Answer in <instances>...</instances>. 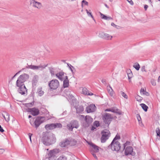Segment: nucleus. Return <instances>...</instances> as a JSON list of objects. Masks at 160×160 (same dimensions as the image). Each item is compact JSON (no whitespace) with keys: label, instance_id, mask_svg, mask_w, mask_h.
<instances>
[{"label":"nucleus","instance_id":"17","mask_svg":"<svg viewBox=\"0 0 160 160\" xmlns=\"http://www.w3.org/2000/svg\"><path fill=\"white\" fill-rule=\"evenodd\" d=\"M76 111V112L77 113H81L84 110L83 107L82 105H78L74 106Z\"/></svg>","mask_w":160,"mask_h":160},{"label":"nucleus","instance_id":"39","mask_svg":"<svg viewBox=\"0 0 160 160\" xmlns=\"http://www.w3.org/2000/svg\"><path fill=\"white\" fill-rule=\"evenodd\" d=\"M156 132L157 136L160 138V129L159 127L156 128Z\"/></svg>","mask_w":160,"mask_h":160},{"label":"nucleus","instance_id":"1","mask_svg":"<svg viewBox=\"0 0 160 160\" xmlns=\"http://www.w3.org/2000/svg\"><path fill=\"white\" fill-rule=\"evenodd\" d=\"M56 138L52 134H47L42 137L41 141L46 146H49L56 142Z\"/></svg>","mask_w":160,"mask_h":160},{"label":"nucleus","instance_id":"64","mask_svg":"<svg viewBox=\"0 0 160 160\" xmlns=\"http://www.w3.org/2000/svg\"><path fill=\"white\" fill-rule=\"evenodd\" d=\"M95 128H95L94 127L92 126V127L91 128V130H93Z\"/></svg>","mask_w":160,"mask_h":160},{"label":"nucleus","instance_id":"57","mask_svg":"<svg viewBox=\"0 0 160 160\" xmlns=\"http://www.w3.org/2000/svg\"><path fill=\"white\" fill-rule=\"evenodd\" d=\"M145 91L144 90V89L143 88H141V89L140 90V92L141 93H142L143 94V92H145Z\"/></svg>","mask_w":160,"mask_h":160},{"label":"nucleus","instance_id":"23","mask_svg":"<svg viewBox=\"0 0 160 160\" xmlns=\"http://www.w3.org/2000/svg\"><path fill=\"white\" fill-rule=\"evenodd\" d=\"M2 116L7 122H8L10 120L9 114L8 112H4V114H2Z\"/></svg>","mask_w":160,"mask_h":160},{"label":"nucleus","instance_id":"20","mask_svg":"<svg viewBox=\"0 0 160 160\" xmlns=\"http://www.w3.org/2000/svg\"><path fill=\"white\" fill-rule=\"evenodd\" d=\"M64 73L63 72H61L56 74V76L60 80L62 81L64 79Z\"/></svg>","mask_w":160,"mask_h":160},{"label":"nucleus","instance_id":"31","mask_svg":"<svg viewBox=\"0 0 160 160\" xmlns=\"http://www.w3.org/2000/svg\"><path fill=\"white\" fill-rule=\"evenodd\" d=\"M42 88H38V95L41 96H42L44 94V92L42 90Z\"/></svg>","mask_w":160,"mask_h":160},{"label":"nucleus","instance_id":"54","mask_svg":"<svg viewBox=\"0 0 160 160\" xmlns=\"http://www.w3.org/2000/svg\"><path fill=\"white\" fill-rule=\"evenodd\" d=\"M0 131L2 132H3L4 131V130L2 128L1 126L0 125Z\"/></svg>","mask_w":160,"mask_h":160},{"label":"nucleus","instance_id":"6","mask_svg":"<svg viewBox=\"0 0 160 160\" xmlns=\"http://www.w3.org/2000/svg\"><path fill=\"white\" fill-rule=\"evenodd\" d=\"M48 85L50 89L55 90L59 85V82L57 79H53L49 82Z\"/></svg>","mask_w":160,"mask_h":160},{"label":"nucleus","instance_id":"48","mask_svg":"<svg viewBox=\"0 0 160 160\" xmlns=\"http://www.w3.org/2000/svg\"><path fill=\"white\" fill-rule=\"evenodd\" d=\"M151 83L152 84L153 86H155L156 85V82L153 79L151 80Z\"/></svg>","mask_w":160,"mask_h":160},{"label":"nucleus","instance_id":"53","mask_svg":"<svg viewBox=\"0 0 160 160\" xmlns=\"http://www.w3.org/2000/svg\"><path fill=\"white\" fill-rule=\"evenodd\" d=\"M4 151L5 150L3 149H0V154H2Z\"/></svg>","mask_w":160,"mask_h":160},{"label":"nucleus","instance_id":"22","mask_svg":"<svg viewBox=\"0 0 160 160\" xmlns=\"http://www.w3.org/2000/svg\"><path fill=\"white\" fill-rule=\"evenodd\" d=\"M71 90L69 88L66 89L64 90L65 93L67 95H69L70 96L72 100H74V97L72 95V94H71Z\"/></svg>","mask_w":160,"mask_h":160},{"label":"nucleus","instance_id":"11","mask_svg":"<svg viewBox=\"0 0 160 160\" xmlns=\"http://www.w3.org/2000/svg\"><path fill=\"white\" fill-rule=\"evenodd\" d=\"M133 148L131 146H128L125 149V154L126 155H131L132 156H134L136 154L133 151Z\"/></svg>","mask_w":160,"mask_h":160},{"label":"nucleus","instance_id":"49","mask_svg":"<svg viewBox=\"0 0 160 160\" xmlns=\"http://www.w3.org/2000/svg\"><path fill=\"white\" fill-rule=\"evenodd\" d=\"M141 69H142V72H147V71L145 69V66H142V67Z\"/></svg>","mask_w":160,"mask_h":160},{"label":"nucleus","instance_id":"32","mask_svg":"<svg viewBox=\"0 0 160 160\" xmlns=\"http://www.w3.org/2000/svg\"><path fill=\"white\" fill-rule=\"evenodd\" d=\"M67 64L69 69L72 72H73L75 71L74 68L70 64L68 63H67Z\"/></svg>","mask_w":160,"mask_h":160},{"label":"nucleus","instance_id":"47","mask_svg":"<svg viewBox=\"0 0 160 160\" xmlns=\"http://www.w3.org/2000/svg\"><path fill=\"white\" fill-rule=\"evenodd\" d=\"M137 118L138 122H140L141 120V118L139 114H137Z\"/></svg>","mask_w":160,"mask_h":160},{"label":"nucleus","instance_id":"10","mask_svg":"<svg viewBox=\"0 0 160 160\" xmlns=\"http://www.w3.org/2000/svg\"><path fill=\"white\" fill-rule=\"evenodd\" d=\"M46 66H43L42 65H40L39 66H35L33 65H28L26 66V68L27 69H31L33 70H42Z\"/></svg>","mask_w":160,"mask_h":160},{"label":"nucleus","instance_id":"28","mask_svg":"<svg viewBox=\"0 0 160 160\" xmlns=\"http://www.w3.org/2000/svg\"><path fill=\"white\" fill-rule=\"evenodd\" d=\"M91 146L94 149L96 152H99V148L98 146L92 143L91 144Z\"/></svg>","mask_w":160,"mask_h":160},{"label":"nucleus","instance_id":"3","mask_svg":"<svg viewBox=\"0 0 160 160\" xmlns=\"http://www.w3.org/2000/svg\"><path fill=\"white\" fill-rule=\"evenodd\" d=\"M108 148H111L113 151H118L121 148V144L118 141L112 142L108 146Z\"/></svg>","mask_w":160,"mask_h":160},{"label":"nucleus","instance_id":"30","mask_svg":"<svg viewBox=\"0 0 160 160\" xmlns=\"http://www.w3.org/2000/svg\"><path fill=\"white\" fill-rule=\"evenodd\" d=\"M140 105L145 111H147L148 107L146 104L144 103H141L140 104Z\"/></svg>","mask_w":160,"mask_h":160},{"label":"nucleus","instance_id":"25","mask_svg":"<svg viewBox=\"0 0 160 160\" xmlns=\"http://www.w3.org/2000/svg\"><path fill=\"white\" fill-rule=\"evenodd\" d=\"M100 14L101 17L102 19L107 20H109L112 19V18L111 17L107 16L101 12H100Z\"/></svg>","mask_w":160,"mask_h":160},{"label":"nucleus","instance_id":"2","mask_svg":"<svg viewBox=\"0 0 160 160\" xmlns=\"http://www.w3.org/2000/svg\"><path fill=\"white\" fill-rule=\"evenodd\" d=\"M16 88L18 92L21 95H24L27 92V89L24 84L16 83Z\"/></svg>","mask_w":160,"mask_h":160},{"label":"nucleus","instance_id":"34","mask_svg":"<svg viewBox=\"0 0 160 160\" xmlns=\"http://www.w3.org/2000/svg\"><path fill=\"white\" fill-rule=\"evenodd\" d=\"M120 136H119V135L117 134V135H116V136H115V137L114 138V139H113V140H112V141L113 142L114 141V142L118 141H117V140L118 139H120Z\"/></svg>","mask_w":160,"mask_h":160},{"label":"nucleus","instance_id":"5","mask_svg":"<svg viewBox=\"0 0 160 160\" xmlns=\"http://www.w3.org/2000/svg\"><path fill=\"white\" fill-rule=\"evenodd\" d=\"M29 78V76L26 73H23L20 75L18 78L16 83L24 84V83Z\"/></svg>","mask_w":160,"mask_h":160},{"label":"nucleus","instance_id":"45","mask_svg":"<svg viewBox=\"0 0 160 160\" xmlns=\"http://www.w3.org/2000/svg\"><path fill=\"white\" fill-rule=\"evenodd\" d=\"M115 112L114 113H116L118 114L119 115H121V112L118 109H115Z\"/></svg>","mask_w":160,"mask_h":160},{"label":"nucleus","instance_id":"60","mask_svg":"<svg viewBox=\"0 0 160 160\" xmlns=\"http://www.w3.org/2000/svg\"><path fill=\"white\" fill-rule=\"evenodd\" d=\"M115 109L114 108H111V112L114 113V112H115Z\"/></svg>","mask_w":160,"mask_h":160},{"label":"nucleus","instance_id":"33","mask_svg":"<svg viewBox=\"0 0 160 160\" xmlns=\"http://www.w3.org/2000/svg\"><path fill=\"white\" fill-rule=\"evenodd\" d=\"M133 67L137 70H138L140 68V65L138 63H135Z\"/></svg>","mask_w":160,"mask_h":160},{"label":"nucleus","instance_id":"35","mask_svg":"<svg viewBox=\"0 0 160 160\" xmlns=\"http://www.w3.org/2000/svg\"><path fill=\"white\" fill-rule=\"evenodd\" d=\"M56 160H67V158L64 156H60Z\"/></svg>","mask_w":160,"mask_h":160},{"label":"nucleus","instance_id":"37","mask_svg":"<svg viewBox=\"0 0 160 160\" xmlns=\"http://www.w3.org/2000/svg\"><path fill=\"white\" fill-rule=\"evenodd\" d=\"M55 69L53 68H51L49 69L50 73L51 74L52 76H53L55 75Z\"/></svg>","mask_w":160,"mask_h":160},{"label":"nucleus","instance_id":"52","mask_svg":"<svg viewBox=\"0 0 160 160\" xmlns=\"http://www.w3.org/2000/svg\"><path fill=\"white\" fill-rule=\"evenodd\" d=\"M128 2L131 5H133V2L132 1V0H127Z\"/></svg>","mask_w":160,"mask_h":160},{"label":"nucleus","instance_id":"15","mask_svg":"<svg viewBox=\"0 0 160 160\" xmlns=\"http://www.w3.org/2000/svg\"><path fill=\"white\" fill-rule=\"evenodd\" d=\"M96 108L95 105L92 104L86 108V111L88 113L94 112Z\"/></svg>","mask_w":160,"mask_h":160},{"label":"nucleus","instance_id":"40","mask_svg":"<svg viewBox=\"0 0 160 160\" xmlns=\"http://www.w3.org/2000/svg\"><path fill=\"white\" fill-rule=\"evenodd\" d=\"M120 94L122 95V96L124 97L126 99H127L128 98L127 95L123 92L121 91Z\"/></svg>","mask_w":160,"mask_h":160},{"label":"nucleus","instance_id":"21","mask_svg":"<svg viewBox=\"0 0 160 160\" xmlns=\"http://www.w3.org/2000/svg\"><path fill=\"white\" fill-rule=\"evenodd\" d=\"M82 92L83 94L85 95L92 96L93 94L92 92H89L87 89L85 88H82Z\"/></svg>","mask_w":160,"mask_h":160},{"label":"nucleus","instance_id":"14","mask_svg":"<svg viewBox=\"0 0 160 160\" xmlns=\"http://www.w3.org/2000/svg\"><path fill=\"white\" fill-rule=\"evenodd\" d=\"M28 111L30 112L31 114L33 116L37 115L39 113V109L34 108H28Z\"/></svg>","mask_w":160,"mask_h":160},{"label":"nucleus","instance_id":"38","mask_svg":"<svg viewBox=\"0 0 160 160\" xmlns=\"http://www.w3.org/2000/svg\"><path fill=\"white\" fill-rule=\"evenodd\" d=\"M55 124V128H61L62 127V125L60 123H54Z\"/></svg>","mask_w":160,"mask_h":160},{"label":"nucleus","instance_id":"29","mask_svg":"<svg viewBox=\"0 0 160 160\" xmlns=\"http://www.w3.org/2000/svg\"><path fill=\"white\" fill-rule=\"evenodd\" d=\"M86 11L87 13L88 16H90L92 19L94 21H95V20L92 14V12L90 10L88 11L87 9H86Z\"/></svg>","mask_w":160,"mask_h":160},{"label":"nucleus","instance_id":"44","mask_svg":"<svg viewBox=\"0 0 160 160\" xmlns=\"http://www.w3.org/2000/svg\"><path fill=\"white\" fill-rule=\"evenodd\" d=\"M88 6V2L85 0H83L82 2V7L83 4Z\"/></svg>","mask_w":160,"mask_h":160},{"label":"nucleus","instance_id":"46","mask_svg":"<svg viewBox=\"0 0 160 160\" xmlns=\"http://www.w3.org/2000/svg\"><path fill=\"white\" fill-rule=\"evenodd\" d=\"M20 71H19V72H17V73H16L14 75V76L12 77L11 79L10 80V81H9V82L11 81H12V80L14 78L16 77V76H17L18 74H19V72H20Z\"/></svg>","mask_w":160,"mask_h":160},{"label":"nucleus","instance_id":"13","mask_svg":"<svg viewBox=\"0 0 160 160\" xmlns=\"http://www.w3.org/2000/svg\"><path fill=\"white\" fill-rule=\"evenodd\" d=\"M85 122L83 123V126L85 127H88L91 124L92 121V118L90 116H86L85 118Z\"/></svg>","mask_w":160,"mask_h":160},{"label":"nucleus","instance_id":"51","mask_svg":"<svg viewBox=\"0 0 160 160\" xmlns=\"http://www.w3.org/2000/svg\"><path fill=\"white\" fill-rule=\"evenodd\" d=\"M143 94L146 95V96H148L149 95V93L146 91H145L144 92H143Z\"/></svg>","mask_w":160,"mask_h":160},{"label":"nucleus","instance_id":"12","mask_svg":"<svg viewBox=\"0 0 160 160\" xmlns=\"http://www.w3.org/2000/svg\"><path fill=\"white\" fill-rule=\"evenodd\" d=\"M31 4L32 7L40 9L42 7L41 3L37 2L35 0H30Z\"/></svg>","mask_w":160,"mask_h":160},{"label":"nucleus","instance_id":"59","mask_svg":"<svg viewBox=\"0 0 160 160\" xmlns=\"http://www.w3.org/2000/svg\"><path fill=\"white\" fill-rule=\"evenodd\" d=\"M111 25L112 26H113L114 27H116L117 26V25H116L114 23L112 22L111 24Z\"/></svg>","mask_w":160,"mask_h":160},{"label":"nucleus","instance_id":"55","mask_svg":"<svg viewBox=\"0 0 160 160\" xmlns=\"http://www.w3.org/2000/svg\"><path fill=\"white\" fill-rule=\"evenodd\" d=\"M92 155L95 158H96V159H98V158H97V157L96 156V155L95 154V153H94V152H93L92 153Z\"/></svg>","mask_w":160,"mask_h":160},{"label":"nucleus","instance_id":"26","mask_svg":"<svg viewBox=\"0 0 160 160\" xmlns=\"http://www.w3.org/2000/svg\"><path fill=\"white\" fill-rule=\"evenodd\" d=\"M107 89L110 95L112 96L114 94V91L110 85L107 86Z\"/></svg>","mask_w":160,"mask_h":160},{"label":"nucleus","instance_id":"41","mask_svg":"<svg viewBox=\"0 0 160 160\" xmlns=\"http://www.w3.org/2000/svg\"><path fill=\"white\" fill-rule=\"evenodd\" d=\"M130 142L129 141H127L125 143L123 144V150H124L125 149V147L129 145L130 144Z\"/></svg>","mask_w":160,"mask_h":160},{"label":"nucleus","instance_id":"27","mask_svg":"<svg viewBox=\"0 0 160 160\" xmlns=\"http://www.w3.org/2000/svg\"><path fill=\"white\" fill-rule=\"evenodd\" d=\"M38 77L37 75H35L33 77L32 81L33 85H36V84L38 82Z\"/></svg>","mask_w":160,"mask_h":160},{"label":"nucleus","instance_id":"24","mask_svg":"<svg viewBox=\"0 0 160 160\" xmlns=\"http://www.w3.org/2000/svg\"><path fill=\"white\" fill-rule=\"evenodd\" d=\"M47 130H51L55 128V124L52 123L50 124H47L45 127Z\"/></svg>","mask_w":160,"mask_h":160},{"label":"nucleus","instance_id":"16","mask_svg":"<svg viewBox=\"0 0 160 160\" xmlns=\"http://www.w3.org/2000/svg\"><path fill=\"white\" fill-rule=\"evenodd\" d=\"M99 35L100 37L101 38L107 40L111 39L112 38V36L104 32H101Z\"/></svg>","mask_w":160,"mask_h":160},{"label":"nucleus","instance_id":"43","mask_svg":"<svg viewBox=\"0 0 160 160\" xmlns=\"http://www.w3.org/2000/svg\"><path fill=\"white\" fill-rule=\"evenodd\" d=\"M128 79L129 80V82H131L130 79L132 78V72L130 71V73H128Z\"/></svg>","mask_w":160,"mask_h":160},{"label":"nucleus","instance_id":"56","mask_svg":"<svg viewBox=\"0 0 160 160\" xmlns=\"http://www.w3.org/2000/svg\"><path fill=\"white\" fill-rule=\"evenodd\" d=\"M34 103L33 102H32L31 103H27V104L28 105L30 106V105L31 106H32L33 104Z\"/></svg>","mask_w":160,"mask_h":160},{"label":"nucleus","instance_id":"8","mask_svg":"<svg viewBox=\"0 0 160 160\" xmlns=\"http://www.w3.org/2000/svg\"><path fill=\"white\" fill-rule=\"evenodd\" d=\"M44 121V118L42 117H38L36 118L33 124H32L31 122L30 123L31 125L33 127H34L37 128Z\"/></svg>","mask_w":160,"mask_h":160},{"label":"nucleus","instance_id":"9","mask_svg":"<svg viewBox=\"0 0 160 160\" xmlns=\"http://www.w3.org/2000/svg\"><path fill=\"white\" fill-rule=\"evenodd\" d=\"M112 118V117L110 114L106 113L103 115L102 119L104 122L108 125L110 123Z\"/></svg>","mask_w":160,"mask_h":160},{"label":"nucleus","instance_id":"58","mask_svg":"<svg viewBox=\"0 0 160 160\" xmlns=\"http://www.w3.org/2000/svg\"><path fill=\"white\" fill-rule=\"evenodd\" d=\"M148 7V5H146L144 6V8L145 10H146Z\"/></svg>","mask_w":160,"mask_h":160},{"label":"nucleus","instance_id":"4","mask_svg":"<svg viewBox=\"0 0 160 160\" xmlns=\"http://www.w3.org/2000/svg\"><path fill=\"white\" fill-rule=\"evenodd\" d=\"M102 137L101 138L102 143L105 142L110 136V132L107 129H105L101 132Z\"/></svg>","mask_w":160,"mask_h":160},{"label":"nucleus","instance_id":"63","mask_svg":"<svg viewBox=\"0 0 160 160\" xmlns=\"http://www.w3.org/2000/svg\"><path fill=\"white\" fill-rule=\"evenodd\" d=\"M102 82L103 83H106V80L105 79H102Z\"/></svg>","mask_w":160,"mask_h":160},{"label":"nucleus","instance_id":"19","mask_svg":"<svg viewBox=\"0 0 160 160\" xmlns=\"http://www.w3.org/2000/svg\"><path fill=\"white\" fill-rule=\"evenodd\" d=\"M63 88H66L68 87L69 85V80L68 79V77L65 76L64 78V80L63 79Z\"/></svg>","mask_w":160,"mask_h":160},{"label":"nucleus","instance_id":"50","mask_svg":"<svg viewBox=\"0 0 160 160\" xmlns=\"http://www.w3.org/2000/svg\"><path fill=\"white\" fill-rule=\"evenodd\" d=\"M32 134H31V133H28V136H29V139H30V142H32V140H31V136H32Z\"/></svg>","mask_w":160,"mask_h":160},{"label":"nucleus","instance_id":"7","mask_svg":"<svg viewBox=\"0 0 160 160\" xmlns=\"http://www.w3.org/2000/svg\"><path fill=\"white\" fill-rule=\"evenodd\" d=\"M79 126L78 122L76 120H73L70 123L67 125V127L68 129L70 131H72L74 128H78Z\"/></svg>","mask_w":160,"mask_h":160},{"label":"nucleus","instance_id":"18","mask_svg":"<svg viewBox=\"0 0 160 160\" xmlns=\"http://www.w3.org/2000/svg\"><path fill=\"white\" fill-rule=\"evenodd\" d=\"M70 143V141L68 139H66L65 141L61 142L60 145L62 147H65L69 145Z\"/></svg>","mask_w":160,"mask_h":160},{"label":"nucleus","instance_id":"61","mask_svg":"<svg viewBox=\"0 0 160 160\" xmlns=\"http://www.w3.org/2000/svg\"><path fill=\"white\" fill-rule=\"evenodd\" d=\"M96 127H98L99 126V124L98 122H97L96 121Z\"/></svg>","mask_w":160,"mask_h":160},{"label":"nucleus","instance_id":"42","mask_svg":"<svg viewBox=\"0 0 160 160\" xmlns=\"http://www.w3.org/2000/svg\"><path fill=\"white\" fill-rule=\"evenodd\" d=\"M51 150L52 152H53L55 154L58 153L60 152L59 150L58 149H55Z\"/></svg>","mask_w":160,"mask_h":160},{"label":"nucleus","instance_id":"62","mask_svg":"<svg viewBox=\"0 0 160 160\" xmlns=\"http://www.w3.org/2000/svg\"><path fill=\"white\" fill-rule=\"evenodd\" d=\"M105 111H108V112H109V111L111 112V109H110V108L107 109L105 110Z\"/></svg>","mask_w":160,"mask_h":160},{"label":"nucleus","instance_id":"36","mask_svg":"<svg viewBox=\"0 0 160 160\" xmlns=\"http://www.w3.org/2000/svg\"><path fill=\"white\" fill-rule=\"evenodd\" d=\"M55 156V154L53 152H52V150H51L48 154V158H49L54 157Z\"/></svg>","mask_w":160,"mask_h":160}]
</instances>
